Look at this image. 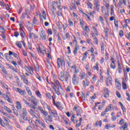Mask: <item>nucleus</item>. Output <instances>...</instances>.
I'll list each match as a JSON object with an SVG mask.
<instances>
[{"instance_id": "1", "label": "nucleus", "mask_w": 130, "mask_h": 130, "mask_svg": "<svg viewBox=\"0 0 130 130\" xmlns=\"http://www.w3.org/2000/svg\"><path fill=\"white\" fill-rule=\"evenodd\" d=\"M54 83L53 82L51 83L52 86L54 90L55 94H57V95L59 96V95L62 93V87H61V85H60V83L58 80H55ZM56 86H57V87Z\"/></svg>"}, {"instance_id": "2", "label": "nucleus", "mask_w": 130, "mask_h": 130, "mask_svg": "<svg viewBox=\"0 0 130 130\" xmlns=\"http://www.w3.org/2000/svg\"><path fill=\"white\" fill-rule=\"evenodd\" d=\"M21 116L22 119L25 121L28 120V112H27V109H26V108H24L22 109Z\"/></svg>"}, {"instance_id": "3", "label": "nucleus", "mask_w": 130, "mask_h": 130, "mask_svg": "<svg viewBox=\"0 0 130 130\" xmlns=\"http://www.w3.org/2000/svg\"><path fill=\"white\" fill-rule=\"evenodd\" d=\"M47 108L50 114H52L54 117H56L57 119H59V117L58 116V115L57 114V112L56 111H51V109L50 107H48Z\"/></svg>"}, {"instance_id": "4", "label": "nucleus", "mask_w": 130, "mask_h": 130, "mask_svg": "<svg viewBox=\"0 0 130 130\" xmlns=\"http://www.w3.org/2000/svg\"><path fill=\"white\" fill-rule=\"evenodd\" d=\"M35 123H36L37 124H39V125H40V126H41V127H42V128H43V129H44V128H46V125H45V123H44L40 119H36Z\"/></svg>"}, {"instance_id": "5", "label": "nucleus", "mask_w": 130, "mask_h": 130, "mask_svg": "<svg viewBox=\"0 0 130 130\" xmlns=\"http://www.w3.org/2000/svg\"><path fill=\"white\" fill-rule=\"evenodd\" d=\"M57 66L58 69H59L60 67H66V62L63 59H60L59 58H57Z\"/></svg>"}, {"instance_id": "6", "label": "nucleus", "mask_w": 130, "mask_h": 130, "mask_svg": "<svg viewBox=\"0 0 130 130\" xmlns=\"http://www.w3.org/2000/svg\"><path fill=\"white\" fill-rule=\"evenodd\" d=\"M74 111H76L77 116H79L81 115V113H82V109L79 107L78 105L75 106L73 108Z\"/></svg>"}, {"instance_id": "7", "label": "nucleus", "mask_w": 130, "mask_h": 130, "mask_svg": "<svg viewBox=\"0 0 130 130\" xmlns=\"http://www.w3.org/2000/svg\"><path fill=\"white\" fill-rule=\"evenodd\" d=\"M72 83L75 86L79 84V77H77L76 74H74L72 78Z\"/></svg>"}, {"instance_id": "8", "label": "nucleus", "mask_w": 130, "mask_h": 130, "mask_svg": "<svg viewBox=\"0 0 130 130\" xmlns=\"http://www.w3.org/2000/svg\"><path fill=\"white\" fill-rule=\"evenodd\" d=\"M40 35L42 40H46V34H45V31L42 28L40 29Z\"/></svg>"}, {"instance_id": "9", "label": "nucleus", "mask_w": 130, "mask_h": 130, "mask_svg": "<svg viewBox=\"0 0 130 130\" xmlns=\"http://www.w3.org/2000/svg\"><path fill=\"white\" fill-rule=\"evenodd\" d=\"M109 97V90L108 88L105 87L104 89V98L107 99Z\"/></svg>"}, {"instance_id": "10", "label": "nucleus", "mask_w": 130, "mask_h": 130, "mask_svg": "<svg viewBox=\"0 0 130 130\" xmlns=\"http://www.w3.org/2000/svg\"><path fill=\"white\" fill-rule=\"evenodd\" d=\"M28 112H29L30 115H32L33 117H35V118H39V115H38L37 113L35 112L34 110L30 109L28 111Z\"/></svg>"}, {"instance_id": "11", "label": "nucleus", "mask_w": 130, "mask_h": 130, "mask_svg": "<svg viewBox=\"0 0 130 130\" xmlns=\"http://www.w3.org/2000/svg\"><path fill=\"white\" fill-rule=\"evenodd\" d=\"M13 54H14V53H13L12 51H9V54L8 53L5 54V56L6 59L8 60V61H11V55H13Z\"/></svg>"}, {"instance_id": "12", "label": "nucleus", "mask_w": 130, "mask_h": 130, "mask_svg": "<svg viewBox=\"0 0 130 130\" xmlns=\"http://www.w3.org/2000/svg\"><path fill=\"white\" fill-rule=\"evenodd\" d=\"M112 81L113 80L111 78H105V82L106 85L108 87L109 85H112Z\"/></svg>"}, {"instance_id": "13", "label": "nucleus", "mask_w": 130, "mask_h": 130, "mask_svg": "<svg viewBox=\"0 0 130 130\" xmlns=\"http://www.w3.org/2000/svg\"><path fill=\"white\" fill-rule=\"evenodd\" d=\"M31 103H32L35 107H36V106H37V99H36V98L35 96H31Z\"/></svg>"}, {"instance_id": "14", "label": "nucleus", "mask_w": 130, "mask_h": 130, "mask_svg": "<svg viewBox=\"0 0 130 130\" xmlns=\"http://www.w3.org/2000/svg\"><path fill=\"white\" fill-rule=\"evenodd\" d=\"M37 50L40 53H42L44 51V47L42 45H40L38 47H37Z\"/></svg>"}, {"instance_id": "15", "label": "nucleus", "mask_w": 130, "mask_h": 130, "mask_svg": "<svg viewBox=\"0 0 130 130\" xmlns=\"http://www.w3.org/2000/svg\"><path fill=\"white\" fill-rule=\"evenodd\" d=\"M47 119L46 120V122L47 123V124H49V123H48V121L49 122H52L53 121V119L52 118V115L50 114V115H48L47 116Z\"/></svg>"}, {"instance_id": "16", "label": "nucleus", "mask_w": 130, "mask_h": 130, "mask_svg": "<svg viewBox=\"0 0 130 130\" xmlns=\"http://www.w3.org/2000/svg\"><path fill=\"white\" fill-rule=\"evenodd\" d=\"M15 91L16 92H18V93H19V94H20L21 95H25V94H26V92L25 91V90H23L21 88H16Z\"/></svg>"}, {"instance_id": "17", "label": "nucleus", "mask_w": 130, "mask_h": 130, "mask_svg": "<svg viewBox=\"0 0 130 130\" xmlns=\"http://www.w3.org/2000/svg\"><path fill=\"white\" fill-rule=\"evenodd\" d=\"M69 78H71L70 73L66 72L64 74V79L65 80V82H68V81H69Z\"/></svg>"}, {"instance_id": "18", "label": "nucleus", "mask_w": 130, "mask_h": 130, "mask_svg": "<svg viewBox=\"0 0 130 130\" xmlns=\"http://www.w3.org/2000/svg\"><path fill=\"white\" fill-rule=\"evenodd\" d=\"M55 106H56L58 109H60V110L63 109V107H62V105H61V103L59 102H57L55 105Z\"/></svg>"}, {"instance_id": "19", "label": "nucleus", "mask_w": 130, "mask_h": 130, "mask_svg": "<svg viewBox=\"0 0 130 130\" xmlns=\"http://www.w3.org/2000/svg\"><path fill=\"white\" fill-rule=\"evenodd\" d=\"M117 63H118L117 71L119 74H122V68H121V65L120 64V62H119V61H117Z\"/></svg>"}, {"instance_id": "20", "label": "nucleus", "mask_w": 130, "mask_h": 130, "mask_svg": "<svg viewBox=\"0 0 130 130\" xmlns=\"http://www.w3.org/2000/svg\"><path fill=\"white\" fill-rule=\"evenodd\" d=\"M58 78L62 82L64 81V73H63V72L61 71L60 72V75L58 76Z\"/></svg>"}, {"instance_id": "21", "label": "nucleus", "mask_w": 130, "mask_h": 130, "mask_svg": "<svg viewBox=\"0 0 130 130\" xmlns=\"http://www.w3.org/2000/svg\"><path fill=\"white\" fill-rule=\"evenodd\" d=\"M32 37L35 39H37V38H38V36H37V35H36V34H35L33 32H30L29 34V39H32Z\"/></svg>"}, {"instance_id": "22", "label": "nucleus", "mask_w": 130, "mask_h": 130, "mask_svg": "<svg viewBox=\"0 0 130 130\" xmlns=\"http://www.w3.org/2000/svg\"><path fill=\"white\" fill-rule=\"evenodd\" d=\"M94 5L95 6V9H96L98 12H99V7H100L99 2H98V1H97V0H94Z\"/></svg>"}, {"instance_id": "23", "label": "nucleus", "mask_w": 130, "mask_h": 130, "mask_svg": "<svg viewBox=\"0 0 130 130\" xmlns=\"http://www.w3.org/2000/svg\"><path fill=\"white\" fill-rule=\"evenodd\" d=\"M79 49H80V47L78 45H75V47L73 51V53L75 55H77L78 54V51Z\"/></svg>"}, {"instance_id": "24", "label": "nucleus", "mask_w": 130, "mask_h": 130, "mask_svg": "<svg viewBox=\"0 0 130 130\" xmlns=\"http://www.w3.org/2000/svg\"><path fill=\"white\" fill-rule=\"evenodd\" d=\"M16 108L18 111H21L22 110V105H21V103L19 102H16Z\"/></svg>"}, {"instance_id": "25", "label": "nucleus", "mask_w": 130, "mask_h": 130, "mask_svg": "<svg viewBox=\"0 0 130 130\" xmlns=\"http://www.w3.org/2000/svg\"><path fill=\"white\" fill-rule=\"evenodd\" d=\"M21 78L22 80H23L24 83H25V84H26V85H29V82L28 81V79H27V78H26V76H25L24 75H22L21 76Z\"/></svg>"}, {"instance_id": "26", "label": "nucleus", "mask_w": 130, "mask_h": 130, "mask_svg": "<svg viewBox=\"0 0 130 130\" xmlns=\"http://www.w3.org/2000/svg\"><path fill=\"white\" fill-rule=\"evenodd\" d=\"M83 86L84 88H86V87L89 86L90 85V82L88 81L87 80H83L82 82Z\"/></svg>"}, {"instance_id": "27", "label": "nucleus", "mask_w": 130, "mask_h": 130, "mask_svg": "<svg viewBox=\"0 0 130 130\" xmlns=\"http://www.w3.org/2000/svg\"><path fill=\"white\" fill-rule=\"evenodd\" d=\"M122 88L123 90H126L127 89V86L126 85V84L125 83V79H122Z\"/></svg>"}, {"instance_id": "28", "label": "nucleus", "mask_w": 130, "mask_h": 130, "mask_svg": "<svg viewBox=\"0 0 130 130\" xmlns=\"http://www.w3.org/2000/svg\"><path fill=\"white\" fill-rule=\"evenodd\" d=\"M116 87L118 90L121 89V85L118 81H116Z\"/></svg>"}, {"instance_id": "29", "label": "nucleus", "mask_w": 130, "mask_h": 130, "mask_svg": "<svg viewBox=\"0 0 130 130\" xmlns=\"http://www.w3.org/2000/svg\"><path fill=\"white\" fill-rule=\"evenodd\" d=\"M16 45L19 48H22V41L18 42L16 41Z\"/></svg>"}, {"instance_id": "30", "label": "nucleus", "mask_w": 130, "mask_h": 130, "mask_svg": "<svg viewBox=\"0 0 130 130\" xmlns=\"http://www.w3.org/2000/svg\"><path fill=\"white\" fill-rule=\"evenodd\" d=\"M19 31L20 36H21V37H24V35H25V32H24V30H23V28H20Z\"/></svg>"}, {"instance_id": "31", "label": "nucleus", "mask_w": 130, "mask_h": 130, "mask_svg": "<svg viewBox=\"0 0 130 130\" xmlns=\"http://www.w3.org/2000/svg\"><path fill=\"white\" fill-rule=\"evenodd\" d=\"M26 105L28 107H30V108H32V109H36V107L34 106L32 104H30L29 103H28Z\"/></svg>"}, {"instance_id": "32", "label": "nucleus", "mask_w": 130, "mask_h": 130, "mask_svg": "<svg viewBox=\"0 0 130 130\" xmlns=\"http://www.w3.org/2000/svg\"><path fill=\"white\" fill-rule=\"evenodd\" d=\"M11 63L13 64L15 68H19V66H18V63H17V62L14 60H11L10 61Z\"/></svg>"}, {"instance_id": "33", "label": "nucleus", "mask_w": 130, "mask_h": 130, "mask_svg": "<svg viewBox=\"0 0 130 130\" xmlns=\"http://www.w3.org/2000/svg\"><path fill=\"white\" fill-rule=\"evenodd\" d=\"M11 63L13 64L15 68H19V66H18V63H17V62L14 60H11L10 61Z\"/></svg>"}, {"instance_id": "34", "label": "nucleus", "mask_w": 130, "mask_h": 130, "mask_svg": "<svg viewBox=\"0 0 130 130\" xmlns=\"http://www.w3.org/2000/svg\"><path fill=\"white\" fill-rule=\"evenodd\" d=\"M11 63L13 64L15 68H19V66H18V63H17V62L14 60H11L10 61Z\"/></svg>"}, {"instance_id": "35", "label": "nucleus", "mask_w": 130, "mask_h": 130, "mask_svg": "<svg viewBox=\"0 0 130 130\" xmlns=\"http://www.w3.org/2000/svg\"><path fill=\"white\" fill-rule=\"evenodd\" d=\"M26 90L27 92L28 95H29V96H32V91H31V90H30L28 87L26 88Z\"/></svg>"}, {"instance_id": "36", "label": "nucleus", "mask_w": 130, "mask_h": 130, "mask_svg": "<svg viewBox=\"0 0 130 130\" xmlns=\"http://www.w3.org/2000/svg\"><path fill=\"white\" fill-rule=\"evenodd\" d=\"M0 83H1V85H2V86H3V87L5 89H7V90H8V89H9V88L8 87V85H7V84H5V83L3 82V81H2V80L0 81Z\"/></svg>"}, {"instance_id": "37", "label": "nucleus", "mask_w": 130, "mask_h": 130, "mask_svg": "<svg viewBox=\"0 0 130 130\" xmlns=\"http://www.w3.org/2000/svg\"><path fill=\"white\" fill-rule=\"evenodd\" d=\"M108 30L109 29L107 27L104 28L105 36L106 37H107V36H108Z\"/></svg>"}, {"instance_id": "38", "label": "nucleus", "mask_w": 130, "mask_h": 130, "mask_svg": "<svg viewBox=\"0 0 130 130\" xmlns=\"http://www.w3.org/2000/svg\"><path fill=\"white\" fill-rule=\"evenodd\" d=\"M63 121H64L65 124H66V125H68V124H69V118L67 117H63Z\"/></svg>"}, {"instance_id": "39", "label": "nucleus", "mask_w": 130, "mask_h": 130, "mask_svg": "<svg viewBox=\"0 0 130 130\" xmlns=\"http://www.w3.org/2000/svg\"><path fill=\"white\" fill-rule=\"evenodd\" d=\"M105 7H106V8H107V11H108V10H109V3H107L106 1L105 2H103Z\"/></svg>"}, {"instance_id": "40", "label": "nucleus", "mask_w": 130, "mask_h": 130, "mask_svg": "<svg viewBox=\"0 0 130 130\" xmlns=\"http://www.w3.org/2000/svg\"><path fill=\"white\" fill-rule=\"evenodd\" d=\"M0 125H2L3 127L6 126V123L4 122V121L1 118H0Z\"/></svg>"}, {"instance_id": "41", "label": "nucleus", "mask_w": 130, "mask_h": 130, "mask_svg": "<svg viewBox=\"0 0 130 130\" xmlns=\"http://www.w3.org/2000/svg\"><path fill=\"white\" fill-rule=\"evenodd\" d=\"M84 31H85V35L88 36V32H89V27L87 26H85V29Z\"/></svg>"}, {"instance_id": "42", "label": "nucleus", "mask_w": 130, "mask_h": 130, "mask_svg": "<svg viewBox=\"0 0 130 130\" xmlns=\"http://www.w3.org/2000/svg\"><path fill=\"white\" fill-rule=\"evenodd\" d=\"M101 51H103V52H104V50H105V45H104V43H102L101 44Z\"/></svg>"}, {"instance_id": "43", "label": "nucleus", "mask_w": 130, "mask_h": 130, "mask_svg": "<svg viewBox=\"0 0 130 130\" xmlns=\"http://www.w3.org/2000/svg\"><path fill=\"white\" fill-rule=\"evenodd\" d=\"M93 70L94 71L96 70V71H99V66H98V63H95V66L93 67Z\"/></svg>"}, {"instance_id": "44", "label": "nucleus", "mask_w": 130, "mask_h": 130, "mask_svg": "<svg viewBox=\"0 0 130 130\" xmlns=\"http://www.w3.org/2000/svg\"><path fill=\"white\" fill-rule=\"evenodd\" d=\"M103 75H102V73H100V81H101V83H103L104 79Z\"/></svg>"}, {"instance_id": "45", "label": "nucleus", "mask_w": 130, "mask_h": 130, "mask_svg": "<svg viewBox=\"0 0 130 130\" xmlns=\"http://www.w3.org/2000/svg\"><path fill=\"white\" fill-rule=\"evenodd\" d=\"M119 3L120 5H126V0H119Z\"/></svg>"}, {"instance_id": "46", "label": "nucleus", "mask_w": 130, "mask_h": 130, "mask_svg": "<svg viewBox=\"0 0 130 130\" xmlns=\"http://www.w3.org/2000/svg\"><path fill=\"white\" fill-rule=\"evenodd\" d=\"M42 17L44 18V20H46V13L44 11H42Z\"/></svg>"}, {"instance_id": "47", "label": "nucleus", "mask_w": 130, "mask_h": 130, "mask_svg": "<svg viewBox=\"0 0 130 130\" xmlns=\"http://www.w3.org/2000/svg\"><path fill=\"white\" fill-rule=\"evenodd\" d=\"M46 96L48 97V99L51 100L52 98H53V96L50 94V93H48L46 94Z\"/></svg>"}, {"instance_id": "48", "label": "nucleus", "mask_w": 130, "mask_h": 130, "mask_svg": "<svg viewBox=\"0 0 130 130\" xmlns=\"http://www.w3.org/2000/svg\"><path fill=\"white\" fill-rule=\"evenodd\" d=\"M99 20L101 21L102 24H104V19L102 16H100L99 17Z\"/></svg>"}, {"instance_id": "49", "label": "nucleus", "mask_w": 130, "mask_h": 130, "mask_svg": "<svg viewBox=\"0 0 130 130\" xmlns=\"http://www.w3.org/2000/svg\"><path fill=\"white\" fill-rule=\"evenodd\" d=\"M24 69L25 71L27 72V73H28L29 74H31V71H30V69H29V67L25 66H24Z\"/></svg>"}, {"instance_id": "50", "label": "nucleus", "mask_w": 130, "mask_h": 130, "mask_svg": "<svg viewBox=\"0 0 130 130\" xmlns=\"http://www.w3.org/2000/svg\"><path fill=\"white\" fill-rule=\"evenodd\" d=\"M110 67L111 68V69H113V70H114L116 68V63H111L110 64Z\"/></svg>"}, {"instance_id": "51", "label": "nucleus", "mask_w": 130, "mask_h": 130, "mask_svg": "<svg viewBox=\"0 0 130 130\" xmlns=\"http://www.w3.org/2000/svg\"><path fill=\"white\" fill-rule=\"evenodd\" d=\"M36 95H37V96H38V97H39V98H42V97H41V93H40V92L39 91H37L36 92Z\"/></svg>"}, {"instance_id": "52", "label": "nucleus", "mask_w": 130, "mask_h": 130, "mask_svg": "<svg viewBox=\"0 0 130 130\" xmlns=\"http://www.w3.org/2000/svg\"><path fill=\"white\" fill-rule=\"evenodd\" d=\"M107 77H106L107 79H112L111 76H112V73H107Z\"/></svg>"}, {"instance_id": "53", "label": "nucleus", "mask_w": 130, "mask_h": 130, "mask_svg": "<svg viewBox=\"0 0 130 130\" xmlns=\"http://www.w3.org/2000/svg\"><path fill=\"white\" fill-rule=\"evenodd\" d=\"M85 77H86V73L85 72H83L80 76V80H83V79H84Z\"/></svg>"}, {"instance_id": "54", "label": "nucleus", "mask_w": 130, "mask_h": 130, "mask_svg": "<svg viewBox=\"0 0 130 130\" xmlns=\"http://www.w3.org/2000/svg\"><path fill=\"white\" fill-rule=\"evenodd\" d=\"M62 26L63 29V31H66V29H67V28H68V25H67V24L63 23V24H62Z\"/></svg>"}, {"instance_id": "55", "label": "nucleus", "mask_w": 130, "mask_h": 130, "mask_svg": "<svg viewBox=\"0 0 130 130\" xmlns=\"http://www.w3.org/2000/svg\"><path fill=\"white\" fill-rule=\"evenodd\" d=\"M0 32H2L3 34H5V28L3 26H0Z\"/></svg>"}, {"instance_id": "56", "label": "nucleus", "mask_w": 130, "mask_h": 130, "mask_svg": "<svg viewBox=\"0 0 130 130\" xmlns=\"http://www.w3.org/2000/svg\"><path fill=\"white\" fill-rule=\"evenodd\" d=\"M2 72L3 73H4V74H5V75H8V71H7V70H6V68H4L2 69Z\"/></svg>"}, {"instance_id": "57", "label": "nucleus", "mask_w": 130, "mask_h": 130, "mask_svg": "<svg viewBox=\"0 0 130 130\" xmlns=\"http://www.w3.org/2000/svg\"><path fill=\"white\" fill-rule=\"evenodd\" d=\"M125 79H127V72L125 70H123Z\"/></svg>"}, {"instance_id": "58", "label": "nucleus", "mask_w": 130, "mask_h": 130, "mask_svg": "<svg viewBox=\"0 0 130 130\" xmlns=\"http://www.w3.org/2000/svg\"><path fill=\"white\" fill-rule=\"evenodd\" d=\"M93 41H94V43H95V44H96V45H98V39H97V38L94 37L93 38Z\"/></svg>"}, {"instance_id": "59", "label": "nucleus", "mask_w": 130, "mask_h": 130, "mask_svg": "<svg viewBox=\"0 0 130 130\" xmlns=\"http://www.w3.org/2000/svg\"><path fill=\"white\" fill-rule=\"evenodd\" d=\"M116 96L118 98H121V95H120V93L118 91L116 92Z\"/></svg>"}, {"instance_id": "60", "label": "nucleus", "mask_w": 130, "mask_h": 130, "mask_svg": "<svg viewBox=\"0 0 130 130\" xmlns=\"http://www.w3.org/2000/svg\"><path fill=\"white\" fill-rule=\"evenodd\" d=\"M11 70H12L13 72H14V73H18V69L17 68H15L13 66H12Z\"/></svg>"}, {"instance_id": "61", "label": "nucleus", "mask_w": 130, "mask_h": 130, "mask_svg": "<svg viewBox=\"0 0 130 130\" xmlns=\"http://www.w3.org/2000/svg\"><path fill=\"white\" fill-rule=\"evenodd\" d=\"M87 5L88 9H92V4H91V3L88 2Z\"/></svg>"}, {"instance_id": "62", "label": "nucleus", "mask_w": 130, "mask_h": 130, "mask_svg": "<svg viewBox=\"0 0 130 130\" xmlns=\"http://www.w3.org/2000/svg\"><path fill=\"white\" fill-rule=\"evenodd\" d=\"M26 15H27L26 13H23L22 14V16L21 17V19H25V18H26Z\"/></svg>"}, {"instance_id": "63", "label": "nucleus", "mask_w": 130, "mask_h": 130, "mask_svg": "<svg viewBox=\"0 0 130 130\" xmlns=\"http://www.w3.org/2000/svg\"><path fill=\"white\" fill-rule=\"evenodd\" d=\"M32 23L37 25V19H36V17H34Z\"/></svg>"}, {"instance_id": "64", "label": "nucleus", "mask_w": 130, "mask_h": 130, "mask_svg": "<svg viewBox=\"0 0 130 130\" xmlns=\"http://www.w3.org/2000/svg\"><path fill=\"white\" fill-rule=\"evenodd\" d=\"M119 35L120 36V37H122L123 36V30H120L119 32Z\"/></svg>"}]
</instances>
